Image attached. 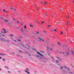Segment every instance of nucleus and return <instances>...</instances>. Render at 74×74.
<instances>
[{"mask_svg": "<svg viewBox=\"0 0 74 74\" xmlns=\"http://www.w3.org/2000/svg\"><path fill=\"white\" fill-rule=\"evenodd\" d=\"M30 27H33V25H30Z\"/></svg>", "mask_w": 74, "mask_h": 74, "instance_id": "26", "label": "nucleus"}, {"mask_svg": "<svg viewBox=\"0 0 74 74\" xmlns=\"http://www.w3.org/2000/svg\"><path fill=\"white\" fill-rule=\"evenodd\" d=\"M0 12H1V9H0Z\"/></svg>", "mask_w": 74, "mask_h": 74, "instance_id": "45", "label": "nucleus"}, {"mask_svg": "<svg viewBox=\"0 0 74 74\" xmlns=\"http://www.w3.org/2000/svg\"><path fill=\"white\" fill-rule=\"evenodd\" d=\"M37 34H39V33L38 32H37Z\"/></svg>", "mask_w": 74, "mask_h": 74, "instance_id": "54", "label": "nucleus"}, {"mask_svg": "<svg viewBox=\"0 0 74 74\" xmlns=\"http://www.w3.org/2000/svg\"><path fill=\"white\" fill-rule=\"evenodd\" d=\"M72 67H73V65H72Z\"/></svg>", "mask_w": 74, "mask_h": 74, "instance_id": "63", "label": "nucleus"}, {"mask_svg": "<svg viewBox=\"0 0 74 74\" xmlns=\"http://www.w3.org/2000/svg\"><path fill=\"white\" fill-rule=\"evenodd\" d=\"M3 12H5V10L3 9Z\"/></svg>", "mask_w": 74, "mask_h": 74, "instance_id": "39", "label": "nucleus"}, {"mask_svg": "<svg viewBox=\"0 0 74 74\" xmlns=\"http://www.w3.org/2000/svg\"><path fill=\"white\" fill-rule=\"evenodd\" d=\"M45 21H43V22H41V23H42V24H43V23H45Z\"/></svg>", "mask_w": 74, "mask_h": 74, "instance_id": "19", "label": "nucleus"}, {"mask_svg": "<svg viewBox=\"0 0 74 74\" xmlns=\"http://www.w3.org/2000/svg\"><path fill=\"white\" fill-rule=\"evenodd\" d=\"M8 22V21L6 19H5V22Z\"/></svg>", "mask_w": 74, "mask_h": 74, "instance_id": "12", "label": "nucleus"}, {"mask_svg": "<svg viewBox=\"0 0 74 74\" xmlns=\"http://www.w3.org/2000/svg\"><path fill=\"white\" fill-rule=\"evenodd\" d=\"M2 60H3V61H4L5 60V59H2Z\"/></svg>", "mask_w": 74, "mask_h": 74, "instance_id": "46", "label": "nucleus"}, {"mask_svg": "<svg viewBox=\"0 0 74 74\" xmlns=\"http://www.w3.org/2000/svg\"><path fill=\"white\" fill-rule=\"evenodd\" d=\"M6 42H7V43H8V42H10V40H6Z\"/></svg>", "mask_w": 74, "mask_h": 74, "instance_id": "13", "label": "nucleus"}, {"mask_svg": "<svg viewBox=\"0 0 74 74\" xmlns=\"http://www.w3.org/2000/svg\"><path fill=\"white\" fill-rule=\"evenodd\" d=\"M12 44H13V45H14V43H12Z\"/></svg>", "mask_w": 74, "mask_h": 74, "instance_id": "40", "label": "nucleus"}, {"mask_svg": "<svg viewBox=\"0 0 74 74\" xmlns=\"http://www.w3.org/2000/svg\"><path fill=\"white\" fill-rule=\"evenodd\" d=\"M56 51V52H58V50H57Z\"/></svg>", "mask_w": 74, "mask_h": 74, "instance_id": "64", "label": "nucleus"}, {"mask_svg": "<svg viewBox=\"0 0 74 74\" xmlns=\"http://www.w3.org/2000/svg\"><path fill=\"white\" fill-rule=\"evenodd\" d=\"M58 44H59V45H60V44L59 43V42H58Z\"/></svg>", "mask_w": 74, "mask_h": 74, "instance_id": "36", "label": "nucleus"}, {"mask_svg": "<svg viewBox=\"0 0 74 74\" xmlns=\"http://www.w3.org/2000/svg\"><path fill=\"white\" fill-rule=\"evenodd\" d=\"M2 30L4 32H3V33H7V32L5 31L6 30L4 28L2 29Z\"/></svg>", "mask_w": 74, "mask_h": 74, "instance_id": "4", "label": "nucleus"}, {"mask_svg": "<svg viewBox=\"0 0 74 74\" xmlns=\"http://www.w3.org/2000/svg\"><path fill=\"white\" fill-rule=\"evenodd\" d=\"M26 70L27 71H29V68H26Z\"/></svg>", "mask_w": 74, "mask_h": 74, "instance_id": "15", "label": "nucleus"}, {"mask_svg": "<svg viewBox=\"0 0 74 74\" xmlns=\"http://www.w3.org/2000/svg\"><path fill=\"white\" fill-rule=\"evenodd\" d=\"M60 68H61V69H63V67H62V66H60Z\"/></svg>", "mask_w": 74, "mask_h": 74, "instance_id": "32", "label": "nucleus"}, {"mask_svg": "<svg viewBox=\"0 0 74 74\" xmlns=\"http://www.w3.org/2000/svg\"><path fill=\"white\" fill-rule=\"evenodd\" d=\"M67 49H68V51H69L70 50V49H69V48H67Z\"/></svg>", "mask_w": 74, "mask_h": 74, "instance_id": "31", "label": "nucleus"}, {"mask_svg": "<svg viewBox=\"0 0 74 74\" xmlns=\"http://www.w3.org/2000/svg\"><path fill=\"white\" fill-rule=\"evenodd\" d=\"M17 29H19V27H18L17 28Z\"/></svg>", "mask_w": 74, "mask_h": 74, "instance_id": "60", "label": "nucleus"}, {"mask_svg": "<svg viewBox=\"0 0 74 74\" xmlns=\"http://www.w3.org/2000/svg\"><path fill=\"white\" fill-rule=\"evenodd\" d=\"M17 23H19V21H17Z\"/></svg>", "mask_w": 74, "mask_h": 74, "instance_id": "49", "label": "nucleus"}, {"mask_svg": "<svg viewBox=\"0 0 74 74\" xmlns=\"http://www.w3.org/2000/svg\"><path fill=\"white\" fill-rule=\"evenodd\" d=\"M21 25H23V23H21Z\"/></svg>", "mask_w": 74, "mask_h": 74, "instance_id": "44", "label": "nucleus"}, {"mask_svg": "<svg viewBox=\"0 0 74 74\" xmlns=\"http://www.w3.org/2000/svg\"><path fill=\"white\" fill-rule=\"evenodd\" d=\"M47 48L48 49H47V51H49V50H50V51H52V49L48 48V47H47Z\"/></svg>", "mask_w": 74, "mask_h": 74, "instance_id": "5", "label": "nucleus"}, {"mask_svg": "<svg viewBox=\"0 0 74 74\" xmlns=\"http://www.w3.org/2000/svg\"><path fill=\"white\" fill-rule=\"evenodd\" d=\"M1 18L2 19H3L4 18L3 17H1Z\"/></svg>", "mask_w": 74, "mask_h": 74, "instance_id": "50", "label": "nucleus"}, {"mask_svg": "<svg viewBox=\"0 0 74 74\" xmlns=\"http://www.w3.org/2000/svg\"><path fill=\"white\" fill-rule=\"evenodd\" d=\"M17 41H21V40H19V39H18L17 40Z\"/></svg>", "mask_w": 74, "mask_h": 74, "instance_id": "37", "label": "nucleus"}, {"mask_svg": "<svg viewBox=\"0 0 74 74\" xmlns=\"http://www.w3.org/2000/svg\"><path fill=\"white\" fill-rule=\"evenodd\" d=\"M50 31H51V32H52V31H53V30H52V29H50Z\"/></svg>", "mask_w": 74, "mask_h": 74, "instance_id": "33", "label": "nucleus"}, {"mask_svg": "<svg viewBox=\"0 0 74 74\" xmlns=\"http://www.w3.org/2000/svg\"><path fill=\"white\" fill-rule=\"evenodd\" d=\"M8 16V15L7 14L6 16Z\"/></svg>", "mask_w": 74, "mask_h": 74, "instance_id": "47", "label": "nucleus"}, {"mask_svg": "<svg viewBox=\"0 0 74 74\" xmlns=\"http://www.w3.org/2000/svg\"><path fill=\"white\" fill-rule=\"evenodd\" d=\"M14 11H16V9H14Z\"/></svg>", "mask_w": 74, "mask_h": 74, "instance_id": "62", "label": "nucleus"}, {"mask_svg": "<svg viewBox=\"0 0 74 74\" xmlns=\"http://www.w3.org/2000/svg\"><path fill=\"white\" fill-rule=\"evenodd\" d=\"M66 17L67 18H69V16H67V15H66Z\"/></svg>", "mask_w": 74, "mask_h": 74, "instance_id": "20", "label": "nucleus"}, {"mask_svg": "<svg viewBox=\"0 0 74 74\" xmlns=\"http://www.w3.org/2000/svg\"><path fill=\"white\" fill-rule=\"evenodd\" d=\"M71 52L73 54H73H74V51H71Z\"/></svg>", "mask_w": 74, "mask_h": 74, "instance_id": "16", "label": "nucleus"}, {"mask_svg": "<svg viewBox=\"0 0 74 74\" xmlns=\"http://www.w3.org/2000/svg\"><path fill=\"white\" fill-rule=\"evenodd\" d=\"M13 21H15V20H16V19H13Z\"/></svg>", "mask_w": 74, "mask_h": 74, "instance_id": "34", "label": "nucleus"}, {"mask_svg": "<svg viewBox=\"0 0 74 74\" xmlns=\"http://www.w3.org/2000/svg\"><path fill=\"white\" fill-rule=\"evenodd\" d=\"M37 53H38V54H39V55H40L41 56H44V55L41 54V53H40V52H38V51H37Z\"/></svg>", "mask_w": 74, "mask_h": 74, "instance_id": "6", "label": "nucleus"}, {"mask_svg": "<svg viewBox=\"0 0 74 74\" xmlns=\"http://www.w3.org/2000/svg\"><path fill=\"white\" fill-rule=\"evenodd\" d=\"M25 72H26L28 74H30V73H29V72H27V71H26V70H25Z\"/></svg>", "mask_w": 74, "mask_h": 74, "instance_id": "11", "label": "nucleus"}, {"mask_svg": "<svg viewBox=\"0 0 74 74\" xmlns=\"http://www.w3.org/2000/svg\"><path fill=\"white\" fill-rule=\"evenodd\" d=\"M2 36H3V37H5V35L3 34H2Z\"/></svg>", "mask_w": 74, "mask_h": 74, "instance_id": "27", "label": "nucleus"}, {"mask_svg": "<svg viewBox=\"0 0 74 74\" xmlns=\"http://www.w3.org/2000/svg\"><path fill=\"white\" fill-rule=\"evenodd\" d=\"M1 41L2 42H5V41H6V40L4 38H1Z\"/></svg>", "mask_w": 74, "mask_h": 74, "instance_id": "2", "label": "nucleus"}, {"mask_svg": "<svg viewBox=\"0 0 74 74\" xmlns=\"http://www.w3.org/2000/svg\"><path fill=\"white\" fill-rule=\"evenodd\" d=\"M10 38H11L12 40H13L12 38H11V37H10Z\"/></svg>", "mask_w": 74, "mask_h": 74, "instance_id": "48", "label": "nucleus"}, {"mask_svg": "<svg viewBox=\"0 0 74 74\" xmlns=\"http://www.w3.org/2000/svg\"><path fill=\"white\" fill-rule=\"evenodd\" d=\"M35 56H36V57H37L38 58H40V56H38V55H35Z\"/></svg>", "mask_w": 74, "mask_h": 74, "instance_id": "10", "label": "nucleus"}, {"mask_svg": "<svg viewBox=\"0 0 74 74\" xmlns=\"http://www.w3.org/2000/svg\"><path fill=\"white\" fill-rule=\"evenodd\" d=\"M36 10H37V11H38V10L39 9H38V8H37Z\"/></svg>", "mask_w": 74, "mask_h": 74, "instance_id": "56", "label": "nucleus"}, {"mask_svg": "<svg viewBox=\"0 0 74 74\" xmlns=\"http://www.w3.org/2000/svg\"><path fill=\"white\" fill-rule=\"evenodd\" d=\"M43 32H44V33H45V31H43Z\"/></svg>", "mask_w": 74, "mask_h": 74, "instance_id": "61", "label": "nucleus"}, {"mask_svg": "<svg viewBox=\"0 0 74 74\" xmlns=\"http://www.w3.org/2000/svg\"><path fill=\"white\" fill-rule=\"evenodd\" d=\"M40 3H43V2H40Z\"/></svg>", "mask_w": 74, "mask_h": 74, "instance_id": "55", "label": "nucleus"}, {"mask_svg": "<svg viewBox=\"0 0 74 74\" xmlns=\"http://www.w3.org/2000/svg\"><path fill=\"white\" fill-rule=\"evenodd\" d=\"M67 69L68 70H69V68H67Z\"/></svg>", "mask_w": 74, "mask_h": 74, "instance_id": "57", "label": "nucleus"}, {"mask_svg": "<svg viewBox=\"0 0 74 74\" xmlns=\"http://www.w3.org/2000/svg\"><path fill=\"white\" fill-rule=\"evenodd\" d=\"M13 9H14V8L12 7L11 8V10H13Z\"/></svg>", "mask_w": 74, "mask_h": 74, "instance_id": "29", "label": "nucleus"}, {"mask_svg": "<svg viewBox=\"0 0 74 74\" xmlns=\"http://www.w3.org/2000/svg\"><path fill=\"white\" fill-rule=\"evenodd\" d=\"M26 25H25L24 28H26Z\"/></svg>", "mask_w": 74, "mask_h": 74, "instance_id": "43", "label": "nucleus"}, {"mask_svg": "<svg viewBox=\"0 0 74 74\" xmlns=\"http://www.w3.org/2000/svg\"><path fill=\"white\" fill-rule=\"evenodd\" d=\"M59 53H63V54H64V53L62 52H59Z\"/></svg>", "mask_w": 74, "mask_h": 74, "instance_id": "25", "label": "nucleus"}, {"mask_svg": "<svg viewBox=\"0 0 74 74\" xmlns=\"http://www.w3.org/2000/svg\"><path fill=\"white\" fill-rule=\"evenodd\" d=\"M46 16H48V13H47L46 14Z\"/></svg>", "mask_w": 74, "mask_h": 74, "instance_id": "14", "label": "nucleus"}, {"mask_svg": "<svg viewBox=\"0 0 74 74\" xmlns=\"http://www.w3.org/2000/svg\"><path fill=\"white\" fill-rule=\"evenodd\" d=\"M25 32H29V31H28L25 29Z\"/></svg>", "mask_w": 74, "mask_h": 74, "instance_id": "18", "label": "nucleus"}, {"mask_svg": "<svg viewBox=\"0 0 74 74\" xmlns=\"http://www.w3.org/2000/svg\"><path fill=\"white\" fill-rule=\"evenodd\" d=\"M2 59V58L0 57V59Z\"/></svg>", "mask_w": 74, "mask_h": 74, "instance_id": "52", "label": "nucleus"}, {"mask_svg": "<svg viewBox=\"0 0 74 74\" xmlns=\"http://www.w3.org/2000/svg\"><path fill=\"white\" fill-rule=\"evenodd\" d=\"M63 47H66V46H64L63 45Z\"/></svg>", "mask_w": 74, "mask_h": 74, "instance_id": "59", "label": "nucleus"}, {"mask_svg": "<svg viewBox=\"0 0 74 74\" xmlns=\"http://www.w3.org/2000/svg\"><path fill=\"white\" fill-rule=\"evenodd\" d=\"M61 34H63V32H62V31H61Z\"/></svg>", "mask_w": 74, "mask_h": 74, "instance_id": "28", "label": "nucleus"}, {"mask_svg": "<svg viewBox=\"0 0 74 74\" xmlns=\"http://www.w3.org/2000/svg\"><path fill=\"white\" fill-rule=\"evenodd\" d=\"M47 27H51V26L50 25H48V26H47Z\"/></svg>", "mask_w": 74, "mask_h": 74, "instance_id": "42", "label": "nucleus"}, {"mask_svg": "<svg viewBox=\"0 0 74 74\" xmlns=\"http://www.w3.org/2000/svg\"><path fill=\"white\" fill-rule=\"evenodd\" d=\"M49 44V43L48 42H47L46 44L47 45V44Z\"/></svg>", "mask_w": 74, "mask_h": 74, "instance_id": "30", "label": "nucleus"}, {"mask_svg": "<svg viewBox=\"0 0 74 74\" xmlns=\"http://www.w3.org/2000/svg\"><path fill=\"white\" fill-rule=\"evenodd\" d=\"M10 36H11V37H12L13 36V35H12V34H10Z\"/></svg>", "mask_w": 74, "mask_h": 74, "instance_id": "24", "label": "nucleus"}, {"mask_svg": "<svg viewBox=\"0 0 74 74\" xmlns=\"http://www.w3.org/2000/svg\"><path fill=\"white\" fill-rule=\"evenodd\" d=\"M5 68H6V69H8V66H5Z\"/></svg>", "mask_w": 74, "mask_h": 74, "instance_id": "17", "label": "nucleus"}, {"mask_svg": "<svg viewBox=\"0 0 74 74\" xmlns=\"http://www.w3.org/2000/svg\"><path fill=\"white\" fill-rule=\"evenodd\" d=\"M69 23H70V22L69 21H67V26H69Z\"/></svg>", "mask_w": 74, "mask_h": 74, "instance_id": "7", "label": "nucleus"}, {"mask_svg": "<svg viewBox=\"0 0 74 74\" xmlns=\"http://www.w3.org/2000/svg\"><path fill=\"white\" fill-rule=\"evenodd\" d=\"M69 73H71V74H73V73H72V72H69Z\"/></svg>", "mask_w": 74, "mask_h": 74, "instance_id": "51", "label": "nucleus"}, {"mask_svg": "<svg viewBox=\"0 0 74 74\" xmlns=\"http://www.w3.org/2000/svg\"><path fill=\"white\" fill-rule=\"evenodd\" d=\"M12 24V22H10L9 23V25L10 26H11V24Z\"/></svg>", "mask_w": 74, "mask_h": 74, "instance_id": "8", "label": "nucleus"}, {"mask_svg": "<svg viewBox=\"0 0 74 74\" xmlns=\"http://www.w3.org/2000/svg\"><path fill=\"white\" fill-rule=\"evenodd\" d=\"M64 69H67V68H66V66H65V67H64Z\"/></svg>", "mask_w": 74, "mask_h": 74, "instance_id": "38", "label": "nucleus"}, {"mask_svg": "<svg viewBox=\"0 0 74 74\" xmlns=\"http://www.w3.org/2000/svg\"><path fill=\"white\" fill-rule=\"evenodd\" d=\"M13 41H15V42H16V40H13Z\"/></svg>", "mask_w": 74, "mask_h": 74, "instance_id": "35", "label": "nucleus"}, {"mask_svg": "<svg viewBox=\"0 0 74 74\" xmlns=\"http://www.w3.org/2000/svg\"><path fill=\"white\" fill-rule=\"evenodd\" d=\"M38 39H39V41H44V39L41 38L40 37H38Z\"/></svg>", "mask_w": 74, "mask_h": 74, "instance_id": "3", "label": "nucleus"}, {"mask_svg": "<svg viewBox=\"0 0 74 74\" xmlns=\"http://www.w3.org/2000/svg\"><path fill=\"white\" fill-rule=\"evenodd\" d=\"M65 54L64 55L65 56L69 57V55L70 54V53L69 52L65 51H64Z\"/></svg>", "mask_w": 74, "mask_h": 74, "instance_id": "1", "label": "nucleus"}, {"mask_svg": "<svg viewBox=\"0 0 74 74\" xmlns=\"http://www.w3.org/2000/svg\"><path fill=\"white\" fill-rule=\"evenodd\" d=\"M44 3L45 4H47V2H45Z\"/></svg>", "mask_w": 74, "mask_h": 74, "instance_id": "23", "label": "nucleus"}, {"mask_svg": "<svg viewBox=\"0 0 74 74\" xmlns=\"http://www.w3.org/2000/svg\"><path fill=\"white\" fill-rule=\"evenodd\" d=\"M51 58H52V59H53V58L52 57H51Z\"/></svg>", "mask_w": 74, "mask_h": 74, "instance_id": "58", "label": "nucleus"}, {"mask_svg": "<svg viewBox=\"0 0 74 74\" xmlns=\"http://www.w3.org/2000/svg\"><path fill=\"white\" fill-rule=\"evenodd\" d=\"M56 62H57V63H58V61H59V60H56Z\"/></svg>", "mask_w": 74, "mask_h": 74, "instance_id": "41", "label": "nucleus"}, {"mask_svg": "<svg viewBox=\"0 0 74 74\" xmlns=\"http://www.w3.org/2000/svg\"><path fill=\"white\" fill-rule=\"evenodd\" d=\"M54 31L56 32V29H54Z\"/></svg>", "mask_w": 74, "mask_h": 74, "instance_id": "22", "label": "nucleus"}, {"mask_svg": "<svg viewBox=\"0 0 74 74\" xmlns=\"http://www.w3.org/2000/svg\"><path fill=\"white\" fill-rule=\"evenodd\" d=\"M33 41V42H34V43H35V42L36 41Z\"/></svg>", "mask_w": 74, "mask_h": 74, "instance_id": "53", "label": "nucleus"}, {"mask_svg": "<svg viewBox=\"0 0 74 74\" xmlns=\"http://www.w3.org/2000/svg\"><path fill=\"white\" fill-rule=\"evenodd\" d=\"M20 31H21V32H23V29H21V30H20Z\"/></svg>", "mask_w": 74, "mask_h": 74, "instance_id": "21", "label": "nucleus"}, {"mask_svg": "<svg viewBox=\"0 0 74 74\" xmlns=\"http://www.w3.org/2000/svg\"><path fill=\"white\" fill-rule=\"evenodd\" d=\"M0 55H1V56H4V55H5V56L6 55V54H5L3 53H2V54L0 53Z\"/></svg>", "mask_w": 74, "mask_h": 74, "instance_id": "9", "label": "nucleus"}]
</instances>
